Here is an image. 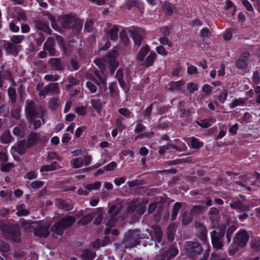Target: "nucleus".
<instances>
[{"mask_svg":"<svg viewBox=\"0 0 260 260\" xmlns=\"http://www.w3.org/2000/svg\"><path fill=\"white\" fill-rule=\"evenodd\" d=\"M25 114L26 118L29 124H32L31 128L37 129L41 127L42 123L40 118L43 124L46 123L47 119V112L45 108L33 100H27L25 107Z\"/></svg>","mask_w":260,"mask_h":260,"instance_id":"1","label":"nucleus"},{"mask_svg":"<svg viewBox=\"0 0 260 260\" xmlns=\"http://www.w3.org/2000/svg\"><path fill=\"white\" fill-rule=\"evenodd\" d=\"M23 227L26 232H33L35 236L46 238L49 234V226L44 225L41 222H25Z\"/></svg>","mask_w":260,"mask_h":260,"instance_id":"2","label":"nucleus"},{"mask_svg":"<svg viewBox=\"0 0 260 260\" xmlns=\"http://www.w3.org/2000/svg\"><path fill=\"white\" fill-rule=\"evenodd\" d=\"M224 228L217 227L210 233L211 242L214 250H224Z\"/></svg>","mask_w":260,"mask_h":260,"instance_id":"3","label":"nucleus"},{"mask_svg":"<svg viewBox=\"0 0 260 260\" xmlns=\"http://www.w3.org/2000/svg\"><path fill=\"white\" fill-rule=\"evenodd\" d=\"M60 23L64 28H72L75 34H79L83 26V22L69 15H64L60 19Z\"/></svg>","mask_w":260,"mask_h":260,"instance_id":"4","label":"nucleus"},{"mask_svg":"<svg viewBox=\"0 0 260 260\" xmlns=\"http://www.w3.org/2000/svg\"><path fill=\"white\" fill-rule=\"evenodd\" d=\"M140 230H129L125 234L124 238L121 243V247L124 248H132L140 244Z\"/></svg>","mask_w":260,"mask_h":260,"instance_id":"5","label":"nucleus"},{"mask_svg":"<svg viewBox=\"0 0 260 260\" xmlns=\"http://www.w3.org/2000/svg\"><path fill=\"white\" fill-rule=\"evenodd\" d=\"M0 229L6 239L15 242L19 241L20 233L17 226L12 224H4L1 225Z\"/></svg>","mask_w":260,"mask_h":260,"instance_id":"6","label":"nucleus"},{"mask_svg":"<svg viewBox=\"0 0 260 260\" xmlns=\"http://www.w3.org/2000/svg\"><path fill=\"white\" fill-rule=\"evenodd\" d=\"M249 239V235L247 231L245 230H240L236 234L233 242L234 245L242 248L246 245Z\"/></svg>","mask_w":260,"mask_h":260,"instance_id":"7","label":"nucleus"},{"mask_svg":"<svg viewBox=\"0 0 260 260\" xmlns=\"http://www.w3.org/2000/svg\"><path fill=\"white\" fill-rule=\"evenodd\" d=\"M46 141V136L34 132H30L27 138V145L30 147H33L38 143H45Z\"/></svg>","mask_w":260,"mask_h":260,"instance_id":"8","label":"nucleus"},{"mask_svg":"<svg viewBox=\"0 0 260 260\" xmlns=\"http://www.w3.org/2000/svg\"><path fill=\"white\" fill-rule=\"evenodd\" d=\"M59 91V85L57 83H51L46 86L44 88L39 92L41 99H44L46 94H54Z\"/></svg>","mask_w":260,"mask_h":260,"instance_id":"9","label":"nucleus"},{"mask_svg":"<svg viewBox=\"0 0 260 260\" xmlns=\"http://www.w3.org/2000/svg\"><path fill=\"white\" fill-rule=\"evenodd\" d=\"M184 247L187 252L190 254L199 255L203 251V248L201 245L197 242H186Z\"/></svg>","mask_w":260,"mask_h":260,"instance_id":"10","label":"nucleus"},{"mask_svg":"<svg viewBox=\"0 0 260 260\" xmlns=\"http://www.w3.org/2000/svg\"><path fill=\"white\" fill-rule=\"evenodd\" d=\"M194 226L197 232V236L203 242L207 241V229L205 225L201 222L196 221Z\"/></svg>","mask_w":260,"mask_h":260,"instance_id":"11","label":"nucleus"},{"mask_svg":"<svg viewBox=\"0 0 260 260\" xmlns=\"http://www.w3.org/2000/svg\"><path fill=\"white\" fill-rule=\"evenodd\" d=\"M135 46H140L141 42L145 37L144 30L141 28H136L129 31Z\"/></svg>","mask_w":260,"mask_h":260,"instance_id":"12","label":"nucleus"},{"mask_svg":"<svg viewBox=\"0 0 260 260\" xmlns=\"http://www.w3.org/2000/svg\"><path fill=\"white\" fill-rule=\"evenodd\" d=\"M179 253V250L177 247L174 245H171L169 248L164 251L160 255L165 260L173 259Z\"/></svg>","mask_w":260,"mask_h":260,"instance_id":"13","label":"nucleus"},{"mask_svg":"<svg viewBox=\"0 0 260 260\" xmlns=\"http://www.w3.org/2000/svg\"><path fill=\"white\" fill-rule=\"evenodd\" d=\"M28 148H30V147L27 145V141L23 139L18 141L15 145L12 147V149L19 155H22Z\"/></svg>","mask_w":260,"mask_h":260,"instance_id":"14","label":"nucleus"},{"mask_svg":"<svg viewBox=\"0 0 260 260\" xmlns=\"http://www.w3.org/2000/svg\"><path fill=\"white\" fill-rule=\"evenodd\" d=\"M51 70L62 71L64 69V64L59 58H51L48 60Z\"/></svg>","mask_w":260,"mask_h":260,"instance_id":"15","label":"nucleus"},{"mask_svg":"<svg viewBox=\"0 0 260 260\" xmlns=\"http://www.w3.org/2000/svg\"><path fill=\"white\" fill-rule=\"evenodd\" d=\"M117 55L118 52L115 50H113L104 57V60L107 62L110 66L117 67L118 63L116 60Z\"/></svg>","mask_w":260,"mask_h":260,"instance_id":"16","label":"nucleus"},{"mask_svg":"<svg viewBox=\"0 0 260 260\" xmlns=\"http://www.w3.org/2000/svg\"><path fill=\"white\" fill-rule=\"evenodd\" d=\"M55 41L53 38L49 37L44 44V49L47 51L49 55L54 56L56 50L54 47Z\"/></svg>","mask_w":260,"mask_h":260,"instance_id":"17","label":"nucleus"},{"mask_svg":"<svg viewBox=\"0 0 260 260\" xmlns=\"http://www.w3.org/2000/svg\"><path fill=\"white\" fill-rule=\"evenodd\" d=\"M34 22L36 29L43 31L49 35L51 34L52 30L48 24L41 20H35Z\"/></svg>","mask_w":260,"mask_h":260,"instance_id":"18","label":"nucleus"},{"mask_svg":"<svg viewBox=\"0 0 260 260\" xmlns=\"http://www.w3.org/2000/svg\"><path fill=\"white\" fill-rule=\"evenodd\" d=\"M178 226L177 222H174L170 224L167 230V236L170 242H172L174 239V234L176 232Z\"/></svg>","mask_w":260,"mask_h":260,"instance_id":"19","label":"nucleus"},{"mask_svg":"<svg viewBox=\"0 0 260 260\" xmlns=\"http://www.w3.org/2000/svg\"><path fill=\"white\" fill-rule=\"evenodd\" d=\"M230 207L235 210H239L242 212L247 211L249 210V206L243 204L240 200L233 201L230 205Z\"/></svg>","mask_w":260,"mask_h":260,"instance_id":"20","label":"nucleus"},{"mask_svg":"<svg viewBox=\"0 0 260 260\" xmlns=\"http://www.w3.org/2000/svg\"><path fill=\"white\" fill-rule=\"evenodd\" d=\"M4 48L7 53L15 56L18 54V47L11 42H7L4 45Z\"/></svg>","mask_w":260,"mask_h":260,"instance_id":"21","label":"nucleus"},{"mask_svg":"<svg viewBox=\"0 0 260 260\" xmlns=\"http://www.w3.org/2000/svg\"><path fill=\"white\" fill-rule=\"evenodd\" d=\"M76 221L73 216H67L61 219L59 222L62 225V227L66 230L71 226Z\"/></svg>","mask_w":260,"mask_h":260,"instance_id":"22","label":"nucleus"},{"mask_svg":"<svg viewBox=\"0 0 260 260\" xmlns=\"http://www.w3.org/2000/svg\"><path fill=\"white\" fill-rule=\"evenodd\" d=\"M0 140L2 143L7 144L13 140V137L9 130H6L2 134Z\"/></svg>","mask_w":260,"mask_h":260,"instance_id":"23","label":"nucleus"},{"mask_svg":"<svg viewBox=\"0 0 260 260\" xmlns=\"http://www.w3.org/2000/svg\"><path fill=\"white\" fill-rule=\"evenodd\" d=\"M152 234V232H150L149 230L147 229L140 235V239H146L147 240H149V242H146V243L145 244V246H146V244L151 245H153L154 242H155L153 240Z\"/></svg>","mask_w":260,"mask_h":260,"instance_id":"24","label":"nucleus"},{"mask_svg":"<svg viewBox=\"0 0 260 260\" xmlns=\"http://www.w3.org/2000/svg\"><path fill=\"white\" fill-rule=\"evenodd\" d=\"M152 229L155 241L157 243L160 242L162 238V232L160 228L157 225H153Z\"/></svg>","mask_w":260,"mask_h":260,"instance_id":"25","label":"nucleus"},{"mask_svg":"<svg viewBox=\"0 0 260 260\" xmlns=\"http://www.w3.org/2000/svg\"><path fill=\"white\" fill-rule=\"evenodd\" d=\"M207 208L204 206L193 205L192 206L190 212L192 216H197L203 214L206 210Z\"/></svg>","mask_w":260,"mask_h":260,"instance_id":"26","label":"nucleus"},{"mask_svg":"<svg viewBox=\"0 0 260 260\" xmlns=\"http://www.w3.org/2000/svg\"><path fill=\"white\" fill-rule=\"evenodd\" d=\"M121 209L120 206L113 205L109 208L108 212L111 218L117 220V216Z\"/></svg>","mask_w":260,"mask_h":260,"instance_id":"27","label":"nucleus"},{"mask_svg":"<svg viewBox=\"0 0 260 260\" xmlns=\"http://www.w3.org/2000/svg\"><path fill=\"white\" fill-rule=\"evenodd\" d=\"M77 43H66V45L62 49L63 53L67 55H70L76 49Z\"/></svg>","mask_w":260,"mask_h":260,"instance_id":"28","label":"nucleus"},{"mask_svg":"<svg viewBox=\"0 0 260 260\" xmlns=\"http://www.w3.org/2000/svg\"><path fill=\"white\" fill-rule=\"evenodd\" d=\"M56 206L59 209L64 211H69L72 209V206L61 199H57L55 202Z\"/></svg>","mask_w":260,"mask_h":260,"instance_id":"29","label":"nucleus"},{"mask_svg":"<svg viewBox=\"0 0 260 260\" xmlns=\"http://www.w3.org/2000/svg\"><path fill=\"white\" fill-rule=\"evenodd\" d=\"M156 54L154 52H151L149 55L146 57V60L143 63V66L146 68L151 66L154 60L156 59Z\"/></svg>","mask_w":260,"mask_h":260,"instance_id":"30","label":"nucleus"},{"mask_svg":"<svg viewBox=\"0 0 260 260\" xmlns=\"http://www.w3.org/2000/svg\"><path fill=\"white\" fill-rule=\"evenodd\" d=\"M103 211L101 208H97L96 211L92 213L93 216H96V217L93 221L95 224L99 225L101 223L103 220Z\"/></svg>","mask_w":260,"mask_h":260,"instance_id":"31","label":"nucleus"},{"mask_svg":"<svg viewBox=\"0 0 260 260\" xmlns=\"http://www.w3.org/2000/svg\"><path fill=\"white\" fill-rule=\"evenodd\" d=\"M149 47L148 45L142 47L140 51L137 53V58L140 61H143L145 56L149 51Z\"/></svg>","mask_w":260,"mask_h":260,"instance_id":"32","label":"nucleus"},{"mask_svg":"<svg viewBox=\"0 0 260 260\" xmlns=\"http://www.w3.org/2000/svg\"><path fill=\"white\" fill-rule=\"evenodd\" d=\"M17 215L19 216H26L29 214V211L24 204H21L17 207Z\"/></svg>","mask_w":260,"mask_h":260,"instance_id":"33","label":"nucleus"},{"mask_svg":"<svg viewBox=\"0 0 260 260\" xmlns=\"http://www.w3.org/2000/svg\"><path fill=\"white\" fill-rule=\"evenodd\" d=\"M147 202L146 201H143L138 203H136V212L138 214L141 215L144 214L146 210L145 205L147 204Z\"/></svg>","mask_w":260,"mask_h":260,"instance_id":"34","label":"nucleus"},{"mask_svg":"<svg viewBox=\"0 0 260 260\" xmlns=\"http://www.w3.org/2000/svg\"><path fill=\"white\" fill-rule=\"evenodd\" d=\"M193 220V216L190 212H184L182 215V222L183 225H188Z\"/></svg>","mask_w":260,"mask_h":260,"instance_id":"35","label":"nucleus"},{"mask_svg":"<svg viewBox=\"0 0 260 260\" xmlns=\"http://www.w3.org/2000/svg\"><path fill=\"white\" fill-rule=\"evenodd\" d=\"M182 207V204L179 202L176 203L173 207L171 214V220H174L178 214L179 211Z\"/></svg>","mask_w":260,"mask_h":260,"instance_id":"36","label":"nucleus"},{"mask_svg":"<svg viewBox=\"0 0 260 260\" xmlns=\"http://www.w3.org/2000/svg\"><path fill=\"white\" fill-rule=\"evenodd\" d=\"M215 121L214 119L210 118L198 121L197 124L203 128H208L214 123Z\"/></svg>","mask_w":260,"mask_h":260,"instance_id":"37","label":"nucleus"},{"mask_svg":"<svg viewBox=\"0 0 260 260\" xmlns=\"http://www.w3.org/2000/svg\"><path fill=\"white\" fill-rule=\"evenodd\" d=\"M95 78L93 80V81L97 85H106V78L105 77H103L98 72H95Z\"/></svg>","mask_w":260,"mask_h":260,"instance_id":"38","label":"nucleus"},{"mask_svg":"<svg viewBox=\"0 0 260 260\" xmlns=\"http://www.w3.org/2000/svg\"><path fill=\"white\" fill-rule=\"evenodd\" d=\"M92 106L97 113H100L102 111V102L100 99H92L90 101Z\"/></svg>","mask_w":260,"mask_h":260,"instance_id":"39","label":"nucleus"},{"mask_svg":"<svg viewBox=\"0 0 260 260\" xmlns=\"http://www.w3.org/2000/svg\"><path fill=\"white\" fill-rule=\"evenodd\" d=\"M123 74L122 70L118 69L116 72L115 77L118 80L120 86L122 88H124L126 87V84L124 81L123 80Z\"/></svg>","mask_w":260,"mask_h":260,"instance_id":"40","label":"nucleus"},{"mask_svg":"<svg viewBox=\"0 0 260 260\" xmlns=\"http://www.w3.org/2000/svg\"><path fill=\"white\" fill-rule=\"evenodd\" d=\"M64 229L59 222L54 224L51 228V231L59 235H61Z\"/></svg>","mask_w":260,"mask_h":260,"instance_id":"41","label":"nucleus"},{"mask_svg":"<svg viewBox=\"0 0 260 260\" xmlns=\"http://www.w3.org/2000/svg\"><path fill=\"white\" fill-rule=\"evenodd\" d=\"M94 256L95 253L91 250L85 249L82 252V257L83 260H91Z\"/></svg>","mask_w":260,"mask_h":260,"instance_id":"42","label":"nucleus"},{"mask_svg":"<svg viewBox=\"0 0 260 260\" xmlns=\"http://www.w3.org/2000/svg\"><path fill=\"white\" fill-rule=\"evenodd\" d=\"M162 9L165 14L171 15L173 13L174 7L173 4L166 2L164 3L162 6Z\"/></svg>","mask_w":260,"mask_h":260,"instance_id":"43","label":"nucleus"},{"mask_svg":"<svg viewBox=\"0 0 260 260\" xmlns=\"http://www.w3.org/2000/svg\"><path fill=\"white\" fill-rule=\"evenodd\" d=\"M21 109L18 106H14L12 107V110L11 111V115L12 117L18 120L20 118V113Z\"/></svg>","mask_w":260,"mask_h":260,"instance_id":"44","label":"nucleus"},{"mask_svg":"<svg viewBox=\"0 0 260 260\" xmlns=\"http://www.w3.org/2000/svg\"><path fill=\"white\" fill-rule=\"evenodd\" d=\"M145 184V182L143 180L136 179L127 182L128 187L133 189L135 187H139L142 186Z\"/></svg>","mask_w":260,"mask_h":260,"instance_id":"45","label":"nucleus"},{"mask_svg":"<svg viewBox=\"0 0 260 260\" xmlns=\"http://www.w3.org/2000/svg\"><path fill=\"white\" fill-rule=\"evenodd\" d=\"M119 31L118 27L116 25H113L109 31L111 39L115 41L118 39V32Z\"/></svg>","mask_w":260,"mask_h":260,"instance_id":"46","label":"nucleus"},{"mask_svg":"<svg viewBox=\"0 0 260 260\" xmlns=\"http://www.w3.org/2000/svg\"><path fill=\"white\" fill-rule=\"evenodd\" d=\"M13 134L16 136L20 137H24L25 133L23 127L22 125H19L15 127L13 130Z\"/></svg>","mask_w":260,"mask_h":260,"instance_id":"47","label":"nucleus"},{"mask_svg":"<svg viewBox=\"0 0 260 260\" xmlns=\"http://www.w3.org/2000/svg\"><path fill=\"white\" fill-rule=\"evenodd\" d=\"M93 218L92 213L87 214L82 217L78 221V223L82 225L88 224Z\"/></svg>","mask_w":260,"mask_h":260,"instance_id":"48","label":"nucleus"},{"mask_svg":"<svg viewBox=\"0 0 260 260\" xmlns=\"http://www.w3.org/2000/svg\"><path fill=\"white\" fill-rule=\"evenodd\" d=\"M8 93L11 101L13 104L16 102V89L13 87H9L8 89Z\"/></svg>","mask_w":260,"mask_h":260,"instance_id":"49","label":"nucleus"},{"mask_svg":"<svg viewBox=\"0 0 260 260\" xmlns=\"http://www.w3.org/2000/svg\"><path fill=\"white\" fill-rule=\"evenodd\" d=\"M56 161L53 162L51 165H45L41 168V172H49L56 169Z\"/></svg>","mask_w":260,"mask_h":260,"instance_id":"50","label":"nucleus"},{"mask_svg":"<svg viewBox=\"0 0 260 260\" xmlns=\"http://www.w3.org/2000/svg\"><path fill=\"white\" fill-rule=\"evenodd\" d=\"M235 65L238 69H245L248 66V60L240 58L236 61Z\"/></svg>","mask_w":260,"mask_h":260,"instance_id":"51","label":"nucleus"},{"mask_svg":"<svg viewBox=\"0 0 260 260\" xmlns=\"http://www.w3.org/2000/svg\"><path fill=\"white\" fill-rule=\"evenodd\" d=\"M236 226H235V225H231L228 228L226 232L225 236H226V241L228 243H230L231 242V236H232V234H233V233L234 232V231L236 230Z\"/></svg>","mask_w":260,"mask_h":260,"instance_id":"52","label":"nucleus"},{"mask_svg":"<svg viewBox=\"0 0 260 260\" xmlns=\"http://www.w3.org/2000/svg\"><path fill=\"white\" fill-rule=\"evenodd\" d=\"M182 83L181 81L172 82L169 85V89L174 91L180 89Z\"/></svg>","mask_w":260,"mask_h":260,"instance_id":"53","label":"nucleus"},{"mask_svg":"<svg viewBox=\"0 0 260 260\" xmlns=\"http://www.w3.org/2000/svg\"><path fill=\"white\" fill-rule=\"evenodd\" d=\"M14 165L13 163L8 162V163H1V171L5 172H9L13 168H14Z\"/></svg>","mask_w":260,"mask_h":260,"instance_id":"54","label":"nucleus"},{"mask_svg":"<svg viewBox=\"0 0 260 260\" xmlns=\"http://www.w3.org/2000/svg\"><path fill=\"white\" fill-rule=\"evenodd\" d=\"M10 250L9 244L0 239V251L3 253L8 252Z\"/></svg>","mask_w":260,"mask_h":260,"instance_id":"55","label":"nucleus"},{"mask_svg":"<svg viewBox=\"0 0 260 260\" xmlns=\"http://www.w3.org/2000/svg\"><path fill=\"white\" fill-rule=\"evenodd\" d=\"M157 208V211L158 212H160L162 210V208L160 207H159L157 208V203H151L148 206V212L149 213H153L156 209Z\"/></svg>","mask_w":260,"mask_h":260,"instance_id":"56","label":"nucleus"},{"mask_svg":"<svg viewBox=\"0 0 260 260\" xmlns=\"http://www.w3.org/2000/svg\"><path fill=\"white\" fill-rule=\"evenodd\" d=\"M59 106V100L57 98H53L49 102V108L52 110H56Z\"/></svg>","mask_w":260,"mask_h":260,"instance_id":"57","label":"nucleus"},{"mask_svg":"<svg viewBox=\"0 0 260 260\" xmlns=\"http://www.w3.org/2000/svg\"><path fill=\"white\" fill-rule=\"evenodd\" d=\"M73 167L75 168L81 167L83 165V160L81 157H78L71 161Z\"/></svg>","mask_w":260,"mask_h":260,"instance_id":"58","label":"nucleus"},{"mask_svg":"<svg viewBox=\"0 0 260 260\" xmlns=\"http://www.w3.org/2000/svg\"><path fill=\"white\" fill-rule=\"evenodd\" d=\"M94 21L91 19H87L85 24V29L88 32H91L93 30L94 26Z\"/></svg>","mask_w":260,"mask_h":260,"instance_id":"59","label":"nucleus"},{"mask_svg":"<svg viewBox=\"0 0 260 260\" xmlns=\"http://www.w3.org/2000/svg\"><path fill=\"white\" fill-rule=\"evenodd\" d=\"M69 84L67 85V88L70 89V87L73 85H78L80 81L76 79L73 76H70L68 78Z\"/></svg>","mask_w":260,"mask_h":260,"instance_id":"60","label":"nucleus"},{"mask_svg":"<svg viewBox=\"0 0 260 260\" xmlns=\"http://www.w3.org/2000/svg\"><path fill=\"white\" fill-rule=\"evenodd\" d=\"M45 39V37L44 35L42 32H39L37 37L35 39V41L37 46H40L44 41Z\"/></svg>","mask_w":260,"mask_h":260,"instance_id":"61","label":"nucleus"},{"mask_svg":"<svg viewBox=\"0 0 260 260\" xmlns=\"http://www.w3.org/2000/svg\"><path fill=\"white\" fill-rule=\"evenodd\" d=\"M23 35L13 36L11 38V41L15 44H20L24 39Z\"/></svg>","mask_w":260,"mask_h":260,"instance_id":"62","label":"nucleus"},{"mask_svg":"<svg viewBox=\"0 0 260 260\" xmlns=\"http://www.w3.org/2000/svg\"><path fill=\"white\" fill-rule=\"evenodd\" d=\"M101 186V182L97 181L92 184H89L86 185V188L88 190H91L92 189H97Z\"/></svg>","mask_w":260,"mask_h":260,"instance_id":"63","label":"nucleus"},{"mask_svg":"<svg viewBox=\"0 0 260 260\" xmlns=\"http://www.w3.org/2000/svg\"><path fill=\"white\" fill-rule=\"evenodd\" d=\"M245 104V102L242 99H236L231 104V107L234 108L238 106H243Z\"/></svg>","mask_w":260,"mask_h":260,"instance_id":"64","label":"nucleus"}]
</instances>
